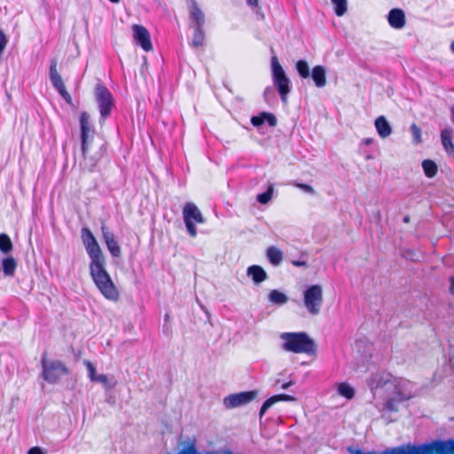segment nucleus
Here are the masks:
<instances>
[{
    "label": "nucleus",
    "mask_w": 454,
    "mask_h": 454,
    "mask_svg": "<svg viewBox=\"0 0 454 454\" xmlns=\"http://www.w3.org/2000/svg\"><path fill=\"white\" fill-rule=\"evenodd\" d=\"M387 408L390 411H396V409L394 406V401L390 400L387 403Z\"/></svg>",
    "instance_id": "obj_40"
},
{
    "label": "nucleus",
    "mask_w": 454,
    "mask_h": 454,
    "mask_svg": "<svg viewBox=\"0 0 454 454\" xmlns=\"http://www.w3.org/2000/svg\"><path fill=\"white\" fill-rule=\"evenodd\" d=\"M295 398L292 395H286V394H279L273 395L270 398H268L262 405L260 409V417H262L264 413L270 409L273 404L279 401H286V402H293Z\"/></svg>",
    "instance_id": "obj_15"
},
{
    "label": "nucleus",
    "mask_w": 454,
    "mask_h": 454,
    "mask_svg": "<svg viewBox=\"0 0 454 454\" xmlns=\"http://www.w3.org/2000/svg\"><path fill=\"white\" fill-rule=\"evenodd\" d=\"M96 99L98 104L101 119L104 121L110 115L114 106L113 96L110 90L103 84H98L96 87Z\"/></svg>",
    "instance_id": "obj_8"
},
{
    "label": "nucleus",
    "mask_w": 454,
    "mask_h": 454,
    "mask_svg": "<svg viewBox=\"0 0 454 454\" xmlns=\"http://www.w3.org/2000/svg\"><path fill=\"white\" fill-rule=\"evenodd\" d=\"M153 50V44L151 42V35L149 31L144 27V51H150Z\"/></svg>",
    "instance_id": "obj_33"
},
{
    "label": "nucleus",
    "mask_w": 454,
    "mask_h": 454,
    "mask_svg": "<svg viewBox=\"0 0 454 454\" xmlns=\"http://www.w3.org/2000/svg\"><path fill=\"white\" fill-rule=\"evenodd\" d=\"M296 70L301 78H308L310 75L309 67L306 60L301 59L296 62Z\"/></svg>",
    "instance_id": "obj_27"
},
{
    "label": "nucleus",
    "mask_w": 454,
    "mask_h": 454,
    "mask_svg": "<svg viewBox=\"0 0 454 454\" xmlns=\"http://www.w3.org/2000/svg\"><path fill=\"white\" fill-rule=\"evenodd\" d=\"M312 79L315 85L318 88L325 87L326 84V70L325 67L318 65L312 68Z\"/></svg>",
    "instance_id": "obj_18"
},
{
    "label": "nucleus",
    "mask_w": 454,
    "mask_h": 454,
    "mask_svg": "<svg viewBox=\"0 0 454 454\" xmlns=\"http://www.w3.org/2000/svg\"><path fill=\"white\" fill-rule=\"evenodd\" d=\"M183 216L188 233L191 237H195L197 235L195 223L205 222L200 210L194 203L187 202L184 207Z\"/></svg>",
    "instance_id": "obj_6"
},
{
    "label": "nucleus",
    "mask_w": 454,
    "mask_h": 454,
    "mask_svg": "<svg viewBox=\"0 0 454 454\" xmlns=\"http://www.w3.org/2000/svg\"><path fill=\"white\" fill-rule=\"evenodd\" d=\"M95 382H98L103 385L106 389H109L111 387V384L109 382L108 377L106 374H100L97 377V380Z\"/></svg>",
    "instance_id": "obj_36"
},
{
    "label": "nucleus",
    "mask_w": 454,
    "mask_h": 454,
    "mask_svg": "<svg viewBox=\"0 0 454 454\" xmlns=\"http://www.w3.org/2000/svg\"><path fill=\"white\" fill-rule=\"evenodd\" d=\"M271 67L274 86L277 88L281 100L286 103L287 101V95L290 92V81L286 75L277 56L271 58Z\"/></svg>",
    "instance_id": "obj_5"
},
{
    "label": "nucleus",
    "mask_w": 454,
    "mask_h": 454,
    "mask_svg": "<svg viewBox=\"0 0 454 454\" xmlns=\"http://www.w3.org/2000/svg\"><path fill=\"white\" fill-rule=\"evenodd\" d=\"M334 5V12L337 16H342L347 12V0H331Z\"/></svg>",
    "instance_id": "obj_29"
},
{
    "label": "nucleus",
    "mask_w": 454,
    "mask_h": 454,
    "mask_svg": "<svg viewBox=\"0 0 454 454\" xmlns=\"http://www.w3.org/2000/svg\"><path fill=\"white\" fill-rule=\"evenodd\" d=\"M450 291L451 294H454V277H451L450 278Z\"/></svg>",
    "instance_id": "obj_42"
},
{
    "label": "nucleus",
    "mask_w": 454,
    "mask_h": 454,
    "mask_svg": "<svg viewBox=\"0 0 454 454\" xmlns=\"http://www.w3.org/2000/svg\"><path fill=\"white\" fill-rule=\"evenodd\" d=\"M292 384H293V382H292V381H288V382H286V383H284V384L282 385V388L286 389V388L289 387Z\"/></svg>",
    "instance_id": "obj_44"
},
{
    "label": "nucleus",
    "mask_w": 454,
    "mask_h": 454,
    "mask_svg": "<svg viewBox=\"0 0 454 454\" xmlns=\"http://www.w3.org/2000/svg\"><path fill=\"white\" fill-rule=\"evenodd\" d=\"M270 301L277 304H284L287 301V297L285 294L278 290H272L269 294Z\"/></svg>",
    "instance_id": "obj_28"
},
{
    "label": "nucleus",
    "mask_w": 454,
    "mask_h": 454,
    "mask_svg": "<svg viewBox=\"0 0 454 454\" xmlns=\"http://www.w3.org/2000/svg\"><path fill=\"white\" fill-rule=\"evenodd\" d=\"M84 364L86 365V368L88 370V376H89L90 380L91 381L95 382L97 380V377L98 376L97 374L96 367L90 361H85Z\"/></svg>",
    "instance_id": "obj_31"
},
{
    "label": "nucleus",
    "mask_w": 454,
    "mask_h": 454,
    "mask_svg": "<svg viewBox=\"0 0 454 454\" xmlns=\"http://www.w3.org/2000/svg\"><path fill=\"white\" fill-rule=\"evenodd\" d=\"M247 275L252 277L255 284H260L267 278V273L262 267L252 265L247 268Z\"/></svg>",
    "instance_id": "obj_19"
},
{
    "label": "nucleus",
    "mask_w": 454,
    "mask_h": 454,
    "mask_svg": "<svg viewBox=\"0 0 454 454\" xmlns=\"http://www.w3.org/2000/svg\"><path fill=\"white\" fill-rule=\"evenodd\" d=\"M247 4L252 7H257L258 0H247Z\"/></svg>",
    "instance_id": "obj_41"
},
{
    "label": "nucleus",
    "mask_w": 454,
    "mask_h": 454,
    "mask_svg": "<svg viewBox=\"0 0 454 454\" xmlns=\"http://www.w3.org/2000/svg\"><path fill=\"white\" fill-rule=\"evenodd\" d=\"M8 43V38L4 32L0 28V57L3 55L6 45Z\"/></svg>",
    "instance_id": "obj_35"
},
{
    "label": "nucleus",
    "mask_w": 454,
    "mask_h": 454,
    "mask_svg": "<svg viewBox=\"0 0 454 454\" xmlns=\"http://www.w3.org/2000/svg\"><path fill=\"white\" fill-rule=\"evenodd\" d=\"M323 301V290L319 285L310 286L304 292V304L312 315L319 313Z\"/></svg>",
    "instance_id": "obj_7"
},
{
    "label": "nucleus",
    "mask_w": 454,
    "mask_h": 454,
    "mask_svg": "<svg viewBox=\"0 0 454 454\" xmlns=\"http://www.w3.org/2000/svg\"><path fill=\"white\" fill-rule=\"evenodd\" d=\"M294 185L300 189H301L302 191H304L305 192H308V193H310V194H315V190L312 186H310L309 184H301V183H295Z\"/></svg>",
    "instance_id": "obj_37"
},
{
    "label": "nucleus",
    "mask_w": 454,
    "mask_h": 454,
    "mask_svg": "<svg viewBox=\"0 0 454 454\" xmlns=\"http://www.w3.org/2000/svg\"><path fill=\"white\" fill-rule=\"evenodd\" d=\"M422 168L426 176L428 178H433L437 175L438 167L432 160H424L422 161Z\"/></svg>",
    "instance_id": "obj_24"
},
{
    "label": "nucleus",
    "mask_w": 454,
    "mask_h": 454,
    "mask_svg": "<svg viewBox=\"0 0 454 454\" xmlns=\"http://www.w3.org/2000/svg\"><path fill=\"white\" fill-rule=\"evenodd\" d=\"M265 121H267L270 127H275L278 124L276 116L273 114L268 112H262L260 114L254 115L251 118V124L254 127H260Z\"/></svg>",
    "instance_id": "obj_16"
},
{
    "label": "nucleus",
    "mask_w": 454,
    "mask_h": 454,
    "mask_svg": "<svg viewBox=\"0 0 454 454\" xmlns=\"http://www.w3.org/2000/svg\"><path fill=\"white\" fill-rule=\"evenodd\" d=\"M109 1H110V2H112V3H114V4H116V3H119V2H120V0H109Z\"/></svg>",
    "instance_id": "obj_50"
},
{
    "label": "nucleus",
    "mask_w": 454,
    "mask_h": 454,
    "mask_svg": "<svg viewBox=\"0 0 454 454\" xmlns=\"http://www.w3.org/2000/svg\"><path fill=\"white\" fill-rule=\"evenodd\" d=\"M82 239L90 258V273L93 282L106 299L117 301L120 296L119 291L105 268V256L90 229H82Z\"/></svg>",
    "instance_id": "obj_1"
},
{
    "label": "nucleus",
    "mask_w": 454,
    "mask_h": 454,
    "mask_svg": "<svg viewBox=\"0 0 454 454\" xmlns=\"http://www.w3.org/2000/svg\"><path fill=\"white\" fill-rule=\"evenodd\" d=\"M13 250V244L11 238L5 233H0V251L8 254Z\"/></svg>",
    "instance_id": "obj_25"
},
{
    "label": "nucleus",
    "mask_w": 454,
    "mask_h": 454,
    "mask_svg": "<svg viewBox=\"0 0 454 454\" xmlns=\"http://www.w3.org/2000/svg\"><path fill=\"white\" fill-rule=\"evenodd\" d=\"M190 18L193 23V27H203L205 24V14L195 0L191 1Z\"/></svg>",
    "instance_id": "obj_14"
},
{
    "label": "nucleus",
    "mask_w": 454,
    "mask_h": 454,
    "mask_svg": "<svg viewBox=\"0 0 454 454\" xmlns=\"http://www.w3.org/2000/svg\"><path fill=\"white\" fill-rule=\"evenodd\" d=\"M101 231L104 241L112 256L119 257L121 254V248L118 241L115 239L114 233L110 230V228L106 223H102Z\"/></svg>",
    "instance_id": "obj_12"
},
{
    "label": "nucleus",
    "mask_w": 454,
    "mask_h": 454,
    "mask_svg": "<svg viewBox=\"0 0 454 454\" xmlns=\"http://www.w3.org/2000/svg\"><path fill=\"white\" fill-rule=\"evenodd\" d=\"M292 264L294 266H296V267H301V266H303V267H307V262L305 261H299V260H293L292 261Z\"/></svg>",
    "instance_id": "obj_39"
},
{
    "label": "nucleus",
    "mask_w": 454,
    "mask_h": 454,
    "mask_svg": "<svg viewBox=\"0 0 454 454\" xmlns=\"http://www.w3.org/2000/svg\"><path fill=\"white\" fill-rule=\"evenodd\" d=\"M42 367L43 380L51 384L59 382L62 376L69 374L68 368L61 361H49L46 352L42 356Z\"/></svg>",
    "instance_id": "obj_4"
},
{
    "label": "nucleus",
    "mask_w": 454,
    "mask_h": 454,
    "mask_svg": "<svg viewBox=\"0 0 454 454\" xmlns=\"http://www.w3.org/2000/svg\"><path fill=\"white\" fill-rule=\"evenodd\" d=\"M134 40L137 45L142 46V25L136 24L133 26Z\"/></svg>",
    "instance_id": "obj_32"
},
{
    "label": "nucleus",
    "mask_w": 454,
    "mask_h": 454,
    "mask_svg": "<svg viewBox=\"0 0 454 454\" xmlns=\"http://www.w3.org/2000/svg\"><path fill=\"white\" fill-rule=\"evenodd\" d=\"M94 166H96V160H93V162L90 165L89 170L91 171Z\"/></svg>",
    "instance_id": "obj_45"
},
{
    "label": "nucleus",
    "mask_w": 454,
    "mask_h": 454,
    "mask_svg": "<svg viewBox=\"0 0 454 454\" xmlns=\"http://www.w3.org/2000/svg\"><path fill=\"white\" fill-rule=\"evenodd\" d=\"M411 131L413 137V139L416 143H419L421 141V129L420 128L413 123L411 126Z\"/></svg>",
    "instance_id": "obj_34"
},
{
    "label": "nucleus",
    "mask_w": 454,
    "mask_h": 454,
    "mask_svg": "<svg viewBox=\"0 0 454 454\" xmlns=\"http://www.w3.org/2000/svg\"><path fill=\"white\" fill-rule=\"evenodd\" d=\"M49 75L52 86L58 90L59 95L67 104H71L72 97L67 90L63 79L58 71V60L56 59H52L51 60Z\"/></svg>",
    "instance_id": "obj_9"
},
{
    "label": "nucleus",
    "mask_w": 454,
    "mask_h": 454,
    "mask_svg": "<svg viewBox=\"0 0 454 454\" xmlns=\"http://www.w3.org/2000/svg\"><path fill=\"white\" fill-rule=\"evenodd\" d=\"M348 452L350 454H454V438L434 439L420 443L406 442L385 448L381 451H364L362 449L348 448Z\"/></svg>",
    "instance_id": "obj_2"
},
{
    "label": "nucleus",
    "mask_w": 454,
    "mask_h": 454,
    "mask_svg": "<svg viewBox=\"0 0 454 454\" xmlns=\"http://www.w3.org/2000/svg\"><path fill=\"white\" fill-rule=\"evenodd\" d=\"M441 140L445 151L449 154L454 155V144L452 142V130L450 129L442 130Z\"/></svg>",
    "instance_id": "obj_21"
},
{
    "label": "nucleus",
    "mask_w": 454,
    "mask_h": 454,
    "mask_svg": "<svg viewBox=\"0 0 454 454\" xmlns=\"http://www.w3.org/2000/svg\"><path fill=\"white\" fill-rule=\"evenodd\" d=\"M143 65H144V68L146 67L147 63H146V60L144 58V62H143Z\"/></svg>",
    "instance_id": "obj_49"
},
{
    "label": "nucleus",
    "mask_w": 454,
    "mask_h": 454,
    "mask_svg": "<svg viewBox=\"0 0 454 454\" xmlns=\"http://www.w3.org/2000/svg\"><path fill=\"white\" fill-rule=\"evenodd\" d=\"M338 394L348 400L355 396L354 388L347 382H340L337 387Z\"/></svg>",
    "instance_id": "obj_26"
},
{
    "label": "nucleus",
    "mask_w": 454,
    "mask_h": 454,
    "mask_svg": "<svg viewBox=\"0 0 454 454\" xmlns=\"http://www.w3.org/2000/svg\"><path fill=\"white\" fill-rule=\"evenodd\" d=\"M274 187L270 184L267 191L257 195V201L261 204H267L272 198Z\"/></svg>",
    "instance_id": "obj_30"
},
{
    "label": "nucleus",
    "mask_w": 454,
    "mask_h": 454,
    "mask_svg": "<svg viewBox=\"0 0 454 454\" xmlns=\"http://www.w3.org/2000/svg\"><path fill=\"white\" fill-rule=\"evenodd\" d=\"M281 339L285 340L283 348L286 351L307 355H314L317 351L314 340L306 333H284Z\"/></svg>",
    "instance_id": "obj_3"
},
{
    "label": "nucleus",
    "mask_w": 454,
    "mask_h": 454,
    "mask_svg": "<svg viewBox=\"0 0 454 454\" xmlns=\"http://www.w3.org/2000/svg\"><path fill=\"white\" fill-rule=\"evenodd\" d=\"M450 112H451V116H452V121L454 123V106L451 107Z\"/></svg>",
    "instance_id": "obj_47"
},
{
    "label": "nucleus",
    "mask_w": 454,
    "mask_h": 454,
    "mask_svg": "<svg viewBox=\"0 0 454 454\" xmlns=\"http://www.w3.org/2000/svg\"><path fill=\"white\" fill-rule=\"evenodd\" d=\"M364 144H365L366 145H369L372 144L373 139H372V138H365V139L364 140Z\"/></svg>",
    "instance_id": "obj_43"
},
{
    "label": "nucleus",
    "mask_w": 454,
    "mask_h": 454,
    "mask_svg": "<svg viewBox=\"0 0 454 454\" xmlns=\"http://www.w3.org/2000/svg\"><path fill=\"white\" fill-rule=\"evenodd\" d=\"M256 395L257 392L254 390L231 394L224 398L223 403L226 408H235L249 403L256 397Z\"/></svg>",
    "instance_id": "obj_10"
},
{
    "label": "nucleus",
    "mask_w": 454,
    "mask_h": 454,
    "mask_svg": "<svg viewBox=\"0 0 454 454\" xmlns=\"http://www.w3.org/2000/svg\"><path fill=\"white\" fill-rule=\"evenodd\" d=\"M375 128L381 138H386L392 133V128L387 120L383 115L379 116L375 120Z\"/></svg>",
    "instance_id": "obj_17"
},
{
    "label": "nucleus",
    "mask_w": 454,
    "mask_h": 454,
    "mask_svg": "<svg viewBox=\"0 0 454 454\" xmlns=\"http://www.w3.org/2000/svg\"><path fill=\"white\" fill-rule=\"evenodd\" d=\"M403 222H404V223H408L410 222V216H409V215H405V216L403 217Z\"/></svg>",
    "instance_id": "obj_46"
},
{
    "label": "nucleus",
    "mask_w": 454,
    "mask_h": 454,
    "mask_svg": "<svg viewBox=\"0 0 454 454\" xmlns=\"http://www.w3.org/2000/svg\"><path fill=\"white\" fill-rule=\"evenodd\" d=\"M90 117L86 112L80 114V129H81V149L84 160H87L89 151V137H90Z\"/></svg>",
    "instance_id": "obj_11"
},
{
    "label": "nucleus",
    "mask_w": 454,
    "mask_h": 454,
    "mask_svg": "<svg viewBox=\"0 0 454 454\" xmlns=\"http://www.w3.org/2000/svg\"><path fill=\"white\" fill-rule=\"evenodd\" d=\"M206 43V34L203 27H194L191 46L193 48L203 47Z\"/></svg>",
    "instance_id": "obj_22"
},
{
    "label": "nucleus",
    "mask_w": 454,
    "mask_h": 454,
    "mask_svg": "<svg viewBox=\"0 0 454 454\" xmlns=\"http://www.w3.org/2000/svg\"><path fill=\"white\" fill-rule=\"evenodd\" d=\"M27 454H45L40 447H32Z\"/></svg>",
    "instance_id": "obj_38"
},
{
    "label": "nucleus",
    "mask_w": 454,
    "mask_h": 454,
    "mask_svg": "<svg viewBox=\"0 0 454 454\" xmlns=\"http://www.w3.org/2000/svg\"><path fill=\"white\" fill-rule=\"evenodd\" d=\"M266 255L273 266H278L283 261V252L277 247L270 246L266 250Z\"/></svg>",
    "instance_id": "obj_20"
},
{
    "label": "nucleus",
    "mask_w": 454,
    "mask_h": 454,
    "mask_svg": "<svg viewBox=\"0 0 454 454\" xmlns=\"http://www.w3.org/2000/svg\"><path fill=\"white\" fill-rule=\"evenodd\" d=\"M450 49L454 52V41L450 44Z\"/></svg>",
    "instance_id": "obj_48"
},
{
    "label": "nucleus",
    "mask_w": 454,
    "mask_h": 454,
    "mask_svg": "<svg viewBox=\"0 0 454 454\" xmlns=\"http://www.w3.org/2000/svg\"><path fill=\"white\" fill-rule=\"evenodd\" d=\"M387 21L391 27L401 29L405 26V13L402 9L395 8L390 10L387 16Z\"/></svg>",
    "instance_id": "obj_13"
},
{
    "label": "nucleus",
    "mask_w": 454,
    "mask_h": 454,
    "mask_svg": "<svg viewBox=\"0 0 454 454\" xmlns=\"http://www.w3.org/2000/svg\"><path fill=\"white\" fill-rule=\"evenodd\" d=\"M17 261L12 256H7L3 259L2 266L4 276L12 277L17 269Z\"/></svg>",
    "instance_id": "obj_23"
}]
</instances>
